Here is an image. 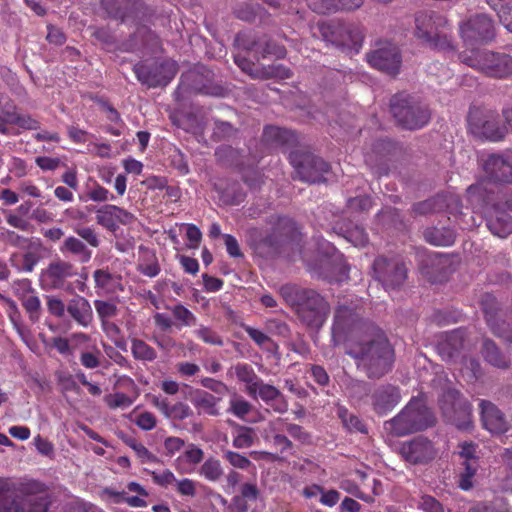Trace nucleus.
I'll use <instances>...</instances> for the list:
<instances>
[{
	"mask_svg": "<svg viewBox=\"0 0 512 512\" xmlns=\"http://www.w3.org/2000/svg\"><path fill=\"white\" fill-rule=\"evenodd\" d=\"M483 169L489 181L495 183L512 182V164L500 155H489L483 163Z\"/></svg>",
	"mask_w": 512,
	"mask_h": 512,
	"instance_id": "b1692460",
	"label": "nucleus"
},
{
	"mask_svg": "<svg viewBox=\"0 0 512 512\" xmlns=\"http://www.w3.org/2000/svg\"><path fill=\"white\" fill-rule=\"evenodd\" d=\"M434 416L423 400L413 398L391 420L385 423L386 429L396 436L424 430L434 424Z\"/></svg>",
	"mask_w": 512,
	"mask_h": 512,
	"instance_id": "39448f33",
	"label": "nucleus"
},
{
	"mask_svg": "<svg viewBox=\"0 0 512 512\" xmlns=\"http://www.w3.org/2000/svg\"><path fill=\"white\" fill-rule=\"evenodd\" d=\"M469 124L473 132L480 134L485 139L490 141L502 140L506 133L507 128L500 125L494 113L490 112L484 116L483 120L476 121L472 115L469 117Z\"/></svg>",
	"mask_w": 512,
	"mask_h": 512,
	"instance_id": "4be33fe9",
	"label": "nucleus"
},
{
	"mask_svg": "<svg viewBox=\"0 0 512 512\" xmlns=\"http://www.w3.org/2000/svg\"><path fill=\"white\" fill-rule=\"evenodd\" d=\"M318 251L321 254L319 265L310 266V273L328 282H343L348 279V268L342 256L337 253L335 247L328 241L318 244Z\"/></svg>",
	"mask_w": 512,
	"mask_h": 512,
	"instance_id": "9d476101",
	"label": "nucleus"
},
{
	"mask_svg": "<svg viewBox=\"0 0 512 512\" xmlns=\"http://www.w3.org/2000/svg\"><path fill=\"white\" fill-rule=\"evenodd\" d=\"M289 160L295 169L296 177L307 183L323 181L324 175L330 170L327 162L307 151L294 150L290 153Z\"/></svg>",
	"mask_w": 512,
	"mask_h": 512,
	"instance_id": "f8f14e48",
	"label": "nucleus"
},
{
	"mask_svg": "<svg viewBox=\"0 0 512 512\" xmlns=\"http://www.w3.org/2000/svg\"><path fill=\"white\" fill-rule=\"evenodd\" d=\"M252 408L253 406L250 402L242 396L235 394L229 401L227 412L243 420L252 411Z\"/></svg>",
	"mask_w": 512,
	"mask_h": 512,
	"instance_id": "c03bdc74",
	"label": "nucleus"
},
{
	"mask_svg": "<svg viewBox=\"0 0 512 512\" xmlns=\"http://www.w3.org/2000/svg\"><path fill=\"white\" fill-rule=\"evenodd\" d=\"M254 396L258 395L263 402L266 404H270L273 399L277 398L280 395V390L273 385L266 384L261 379L258 385L254 388Z\"/></svg>",
	"mask_w": 512,
	"mask_h": 512,
	"instance_id": "de8ad7c7",
	"label": "nucleus"
},
{
	"mask_svg": "<svg viewBox=\"0 0 512 512\" xmlns=\"http://www.w3.org/2000/svg\"><path fill=\"white\" fill-rule=\"evenodd\" d=\"M60 252L64 255L69 254L82 263H88L92 257V251L87 245L75 236L67 237L59 248Z\"/></svg>",
	"mask_w": 512,
	"mask_h": 512,
	"instance_id": "7c9ffc66",
	"label": "nucleus"
},
{
	"mask_svg": "<svg viewBox=\"0 0 512 512\" xmlns=\"http://www.w3.org/2000/svg\"><path fill=\"white\" fill-rule=\"evenodd\" d=\"M66 309L71 318L82 327H88L93 321L92 307L83 296L76 295L71 298Z\"/></svg>",
	"mask_w": 512,
	"mask_h": 512,
	"instance_id": "a878e982",
	"label": "nucleus"
},
{
	"mask_svg": "<svg viewBox=\"0 0 512 512\" xmlns=\"http://www.w3.org/2000/svg\"><path fill=\"white\" fill-rule=\"evenodd\" d=\"M390 109L398 125L404 129H421L430 120L427 106L409 95L393 96L390 100Z\"/></svg>",
	"mask_w": 512,
	"mask_h": 512,
	"instance_id": "0eeeda50",
	"label": "nucleus"
},
{
	"mask_svg": "<svg viewBox=\"0 0 512 512\" xmlns=\"http://www.w3.org/2000/svg\"><path fill=\"white\" fill-rule=\"evenodd\" d=\"M336 414L341 420L344 428L349 432H359L367 434L368 429L363 421L355 414L349 412V410L342 405L337 406Z\"/></svg>",
	"mask_w": 512,
	"mask_h": 512,
	"instance_id": "c9c22d12",
	"label": "nucleus"
},
{
	"mask_svg": "<svg viewBox=\"0 0 512 512\" xmlns=\"http://www.w3.org/2000/svg\"><path fill=\"white\" fill-rule=\"evenodd\" d=\"M460 36L466 46L473 47L491 42L495 38V23L486 14L470 16L459 26Z\"/></svg>",
	"mask_w": 512,
	"mask_h": 512,
	"instance_id": "4468645a",
	"label": "nucleus"
},
{
	"mask_svg": "<svg viewBox=\"0 0 512 512\" xmlns=\"http://www.w3.org/2000/svg\"><path fill=\"white\" fill-rule=\"evenodd\" d=\"M233 369L237 379L246 384V391L248 395L254 396V388L258 385L261 378H259L253 368L246 363H238L233 367Z\"/></svg>",
	"mask_w": 512,
	"mask_h": 512,
	"instance_id": "4c0bfd02",
	"label": "nucleus"
},
{
	"mask_svg": "<svg viewBox=\"0 0 512 512\" xmlns=\"http://www.w3.org/2000/svg\"><path fill=\"white\" fill-rule=\"evenodd\" d=\"M253 443V429L246 426H239L233 438V446L238 449H243L251 447Z\"/></svg>",
	"mask_w": 512,
	"mask_h": 512,
	"instance_id": "a18cd8bd",
	"label": "nucleus"
},
{
	"mask_svg": "<svg viewBox=\"0 0 512 512\" xmlns=\"http://www.w3.org/2000/svg\"><path fill=\"white\" fill-rule=\"evenodd\" d=\"M16 285L22 289L20 300L27 313H29L30 318H38L41 302L32 288L30 280H21Z\"/></svg>",
	"mask_w": 512,
	"mask_h": 512,
	"instance_id": "2f4dec72",
	"label": "nucleus"
},
{
	"mask_svg": "<svg viewBox=\"0 0 512 512\" xmlns=\"http://www.w3.org/2000/svg\"><path fill=\"white\" fill-rule=\"evenodd\" d=\"M137 79L148 87L166 86L177 73V64L172 60L145 61L134 65Z\"/></svg>",
	"mask_w": 512,
	"mask_h": 512,
	"instance_id": "ddd939ff",
	"label": "nucleus"
},
{
	"mask_svg": "<svg viewBox=\"0 0 512 512\" xmlns=\"http://www.w3.org/2000/svg\"><path fill=\"white\" fill-rule=\"evenodd\" d=\"M247 335L259 346L263 347L266 344H274L271 338L264 332L253 328L249 325L242 326Z\"/></svg>",
	"mask_w": 512,
	"mask_h": 512,
	"instance_id": "338daca9",
	"label": "nucleus"
},
{
	"mask_svg": "<svg viewBox=\"0 0 512 512\" xmlns=\"http://www.w3.org/2000/svg\"><path fill=\"white\" fill-rule=\"evenodd\" d=\"M101 351L95 344L87 351L80 354V362L87 369H94L100 365Z\"/></svg>",
	"mask_w": 512,
	"mask_h": 512,
	"instance_id": "8fccbe9b",
	"label": "nucleus"
},
{
	"mask_svg": "<svg viewBox=\"0 0 512 512\" xmlns=\"http://www.w3.org/2000/svg\"><path fill=\"white\" fill-rule=\"evenodd\" d=\"M140 0H101V7L106 13L116 19L125 21L137 9Z\"/></svg>",
	"mask_w": 512,
	"mask_h": 512,
	"instance_id": "cd10ccee",
	"label": "nucleus"
},
{
	"mask_svg": "<svg viewBox=\"0 0 512 512\" xmlns=\"http://www.w3.org/2000/svg\"><path fill=\"white\" fill-rule=\"evenodd\" d=\"M95 288L108 294L123 291L122 276L111 273L108 269H97L93 272Z\"/></svg>",
	"mask_w": 512,
	"mask_h": 512,
	"instance_id": "c85d7f7f",
	"label": "nucleus"
},
{
	"mask_svg": "<svg viewBox=\"0 0 512 512\" xmlns=\"http://www.w3.org/2000/svg\"><path fill=\"white\" fill-rule=\"evenodd\" d=\"M371 399L374 411L378 415H385L400 402L401 394L398 387L384 384L374 390Z\"/></svg>",
	"mask_w": 512,
	"mask_h": 512,
	"instance_id": "aec40b11",
	"label": "nucleus"
},
{
	"mask_svg": "<svg viewBox=\"0 0 512 512\" xmlns=\"http://www.w3.org/2000/svg\"><path fill=\"white\" fill-rule=\"evenodd\" d=\"M481 353L485 361L494 367L507 369L510 366L509 358L501 352L491 339L483 340Z\"/></svg>",
	"mask_w": 512,
	"mask_h": 512,
	"instance_id": "473e14b6",
	"label": "nucleus"
},
{
	"mask_svg": "<svg viewBox=\"0 0 512 512\" xmlns=\"http://www.w3.org/2000/svg\"><path fill=\"white\" fill-rule=\"evenodd\" d=\"M374 326L363 321L359 312L345 305H339L334 313L331 328V341L334 346L360 342L367 334L377 331Z\"/></svg>",
	"mask_w": 512,
	"mask_h": 512,
	"instance_id": "20e7f679",
	"label": "nucleus"
},
{
	"mask_svg": "<svg viewBox=\"0 0 512 512\" xmlns=\"http://www.w3.org/2000/svg\"><path fill=\"white\" fill-rule=\"evenodd\" d=\"M446 208L448 213L452 215L455 222L461 229H470L475 225L473 215L461 210L460 200L458 197L450 195H437L433 198L415 203L412 206V213L417 216H426L435 212H439Z\"/></svg>",
	"mask_w": 512,
	"mask_h": 512,
	"instance_id": "1a4fd4ad",
	"label": "nucleus"
},
{
	"mask_svg": "<svg viewBox=\"0 0 512 512\" xmlns=\"http://www.w3.org/2000/svg\"><path fill=\"white\" fill-rule=\"evenodd\" d=\"M323 35L345 52L358 53L364 40L363 28L354 23L333 22L323 29Z\"/></svg>",
	"mask_w": 512,
	"mask_h": 512,
	"instance_id": "9b49d317",
	"label": "nucleus"
},
{
	"mask_svg": "<svg viewBox=\"0 0 512 512\" xmlns=\"http://www.w3.org/2000/svg\"><path fill=\"white\" fill-rule=\"evenodd\" d=\"M0 241L14 247H22L27 239L12 230L0 229Z\"/></svg>",
	"mask_w": 512,
	"mask_h": 512,
	"instance_id": "69168bd1",
	"label": "nucleus"
},
{
	"mask_svg": "<svg viewBox=\"0 0 512 512\" xmlns=\"http://www.w3.org/2000/svg\"><path fill=\"white\" fill-rule=\"evenodd\" d=\"M417 508L423 512H445L443 505L435 497L427 494L420 496Z\"/></svg>",
	"mask_w": 512,
	"mask_h": 512,
	"instance_id": "5fc2aeb1",
	"label": "nucleus"
},
{
	"mask_svg": "<svg viewBox=\"0 0 512 512\" xmlns=\"http://www.w3.org/2000/svg\"><path fill=\"white\" fill-rule=\"evenodd\" d=\"M368 63L375 69L394 76L399 73L402 57L397 46L386 43L366 55Z\"/></svg>",
	"mask_w": 512,
	"mask_h": 512,
	"instance_id": "f3484780",
	"label": "nucleus"
},
{
	"mask_svg": "<svg viewBox=\"0 0 512 512\" xmlns=\"http://www.w3.org/2000/svg\"><path fill=\"white\" fill-rule=\"evenodd\" d=\"M373 271L385 289H395L403 285L407 278L405 264L397 257L380 256L374 260Z\"/></svg>",
	"mask_w": 512,
	"mask_h": 512,
	"instance_id": "2eb2a0df",
	"label": "nucleus"
},
{
	"mask_svg": "<svg viewBox=\"0 0 512 512\" xmlns=\"http://www.w3.org/2000/svg\"><path fill=\"white\" fill-rule=\"evenodd\" d=\"M399 453L402 458L413 465L427 464L436 456L434 444L423 436L415 437L400 445Z\"/></svg>",
	"mask_w": 512,
	"mask_h": 512,
	"instance_id": "a211bd4d",
	"label": "nucleus"
},
{
	"mask_svg": "<svg viewBox=\"0 0 512 512\" xmlns=\"http://www.w3.org/2000/svg\"><path fill=\"white\" fill-rule=\"evenodd\" d=\"M11 264L20 272L30 273L37 265L39 258L33 252H26L24 254H13L10 258Z\"/></svg>",
	"mask_w": 512,
	"mask_h": 512,
	"instance_id": "ea45409f",
	"label": "nucleus"
},
{
	"mask_svg": "<svg viewBox=\"0 0 512 512\" xmlns=\"http://www.w3.org/2000/svg\"><path fill=\"white\" fill-rule=\"evenodd\" d=\"M194 334L207 344L215 346H223L224 344L221 336L213 331L210 327L200 325L197 329L194 330Z\"/></svg>",
	"mask_w": 512,
	"mask_h": 512,
	"instance_id": "09e8293b",
	"label": "nucleus"
},
{
	"mask_svg": "<svg viewBox=\"0 0 512 512\" xmlns=\"http://www.w3.org/2000/svg\"><path fill=\"white\" fill-rule=\"evenodd\" d=\"M126 494L127 493L124 490L117 491L113 488L107 487L101 491L100 496L102 500L106 501L107 503L120 504L125 503Z\"/></svg>",
	"mask_w": 512,
	"mask_h": 512,
	"instance_id": "774afa93",
	"label": "nucleus"
},
{
	"mask_svg": "<svg viewBox=\"0 0 512 512\" xmlns=\"http://www.w3.org/2000/svg\"><path fill=\"white\" fill-rule=\"evenodd\" d=\"M265 330L269 334L284 338L290 335L289 326L284 321L276 318H270L265 321Z\"/></svg>",
	"mask_w": 512,
	"mask_h": 512,
	"instance_id": "864d4df0",
	"label": "nucleus"
},
{
	"mask_svg": "<svg viewBox=\"0 0 512 512\" xmlns=\"http://www.w3.org/2000/svg\"><path fill=\"white\" fill-rule=\"evenodd\" d=\"M479 407L483 427L486 430L494 434H503L508 431L510 424L496 405L490 401L481 400Z\"/></svg>",
	"mask_w": 512,
	"mask_h": 512,
	"instance_id": "412c9836",
	"label": "nucleus"
},
{
	"mask_svg": "<svg viewBox=\"0 0 512 512\" xmlns=\"http://www.w3.org/2000/svg\"><path fill=\"white\" fill-rule=\"evenodd\" d=\"M77 275V268L69 261L56 259L42 270L40 284L44 290L63 289L69 278Z\"/></svg>",
	"mask_w": 512,
	"mask_h": 512,
	"instance_id": "dca6fc26",
	"label": "nucleus"
},
{
	"mask_svg": "<svg viewBox=\"0 0 512 512\" xmlns=\"http://www.w3.org/2000/svg\"><path fill=\"white\" fill-rule=\"evenodd\" d=\"M346 354L370 379L383 377L391 370L394 361V350L379 330L367 334L360 342L350 344Z\"/></svg>",
	"mask_w": 512,
	"mask_h": 512,
	"instance_id": "f257e3e1",
	"label": "nucleus"
},
{
	"mask_svg": "<svg viewBox=\"0 0 512 512\" xmlns=\"http://www.w3.org/2000/svg\"><path fill=\"white\" fill-rule=\"evenodd\" d=\"M135 221V216L116 205L106 204L96 210V222L98 225L115 232L119 224L129 225Z\"/></svg>",
	"mask_w": 512,
	"mask_h": 512,
	"instance_id": "6ab92c4d",
	"label": "nucleus"
},
{
	"mask_svg": "<svg viewBox=\"0 0 512 512\" xmlns=\"http://www.w3.org/2000/svg\"><path fill=\"white\" fill-rule=\"evenodd\" d=\"M15 490L13 482L0 478V512H48L51 499L43 493L44 484L35 480L24 484L22 501L15 495Z\"/></svg>",
	"mask_w": 512,
	"mask_h": 512,
	"instance_id": "7ed1b4c3",
	"label": "nucleus"
},
{
	"mask_svg": "<svg viewBox=\"0 0 512 512\" xmlns=\"http://www.w3.org/2000/svg\"><path fill=\"white\" fill-rule=\"evenodd\" d=\"M105 402L108 407L112 409L116 408H128L132 405L133 400L122 392H116L113 394H109L105 397Z\"/></svg>",
	"mask_w": 512,
	"mask_h": 512,
	"instance_id": "4d7b16f0",
	"label": "nucleus"
},
{
	"mask_svg": "<svg viewBox=\"0 0 512 512\" xmlns=\"http://www.w3.org/2000/svg\"><path fill=\"white\" fill-rule=\"evenodd\" d=\"M464 343V333L454 330L446 333L437 344V351L445 361H452L461 351Z\"/></svg>",
	"mask_w": 512,
	"mask_h": 512,
	"instance_id": "bb28decb",
	"label": "nucleus"
},
{
	"mask_svg": "<svg viewBox=\"0 0 512 512\" xmlns=\"http://www.w3.org/2000/svg\"><path fill=\"white\" fill-rule=\"evenodd\" d=\"M104 109L106 112L107 120L114 123V126H108L106 128V132H108L114 136H119L121 134V128L124 125L120 114L118 113V111L116 109H114L112 106H109V105H105Z\"/></svg>",
	"mask_w": 512,
	"mask_h": 512,
	"instance_id": "3c124183",
	"label": "nucleus"
},
{
	"mask_svg": "<svg viewBox=\"0 0 512 512\" xmlns=\"http://www.w3.org/2000/svg\"><path fill=\"white\" fill-rule=\"evenodd\" d=\"M18 115L16 106L5 97H0V120L13 124Z\"/></svg>",
	"mask_w": 512,
	"mask_h": 512,
	"instance_id": "6e6d98bb",
	"label": "nucleus"
},
{
	"mask_svg": "<svg viewBox=\"0 0 512 512\" xmlns=\"http://www.w3.org/2000/svg\"><path fill=\"white\" fill-rule=\"evenodd\" d=\"M486 225L493 235L500 238H505L512 233V217L501 209L499 203L491 207Z\"/></svg>",
	"mask_w": 512,
	"mask_h": 512,
	"instance_id": "393cba45",
	"label": "nucleus"
},
{
	"mask_svg": "<svg viewBox=\"0 0 512 512\" xmlns=\"http://www.w3.org/2000/svg\"><path fill=\"white\" fill-rule=\"evenodd\" d=\"M139 249L143 252V255L139 260L137 270L147 277H156L160 273L161 268L155 253L143 246H140Z\"/></svg>",
	"mask_w": 512,
	"mask_h": 512,
	"instance_id": "e433bc0d",
	"label": "nucleus"
},
{
	"mask_svg": "<svg viewBox=\"0 0 512 512\" xmlns=\"http://www.w3.org/2000/svg\"><path fill=\"white\" fill-rule=\"evenodd\" d=\"M131 352L135 359L152 362L157 358V353L153 347L140 339L132 340Z\"/></svg>",
	"mask_w": 512,
	"mask_h": 512,
	"instance_id": "79ce46f5",
	"label": "nucleus"
},
{
	"mask_svg": "<svg viewBox=\"0 0 512 512\" xmlns=\"http://www.w3.org/2000/svg\"><path fill=\"white\" fill-rule=\"evenodd\" d=\"M459 59L488 77L496 79L512 77V56L509 54L489 50L472 51L470 54L461 53Z\"/></svg>",
	"mask_w": 512,
	"mask_h": 512,
	"instance_id": "423d86ee",
	"label": "nucleus"
},
{
	"mask_svg": "<svg viewBox=\"0 0 512 512\" xmlns=\"http://www.w3.org/2000/svg\"><path fill=\"white\" fill-rule=\"evenodd\" d=\"M459 456L463 459V472L460 474L459 486L463 490H469L472 486V478L479 468V458L476 456L477 446L473 443H463L460 446Z\"/></svg>",
	"mask_w": 512,
	"mask_h": 512,
	"instance_id": "5701e85b",
	"label": "nucleus"
},
{
	"mask_svg": "<svg viewBox=\"0 0 512 512\" xmlns=\"http://www.w3.org/2000/svg\"><path fill=\"white\" fill-rule=\"evenodd\" d=\"M425 240L435 246H451L456 239V233L451 228H428L424 231Z\"/></svg>",
	"mask_w": 512,
	"mask_h": 512,
	"instance_id": "72a5a7b5",
	"label": "nucleus"
},
{
	"mask_svg": "<svg viewBox=\"0 0 512 512\" xmlns=\"http://www.w3.org/2000/svg\"><path fill=\"white\" fill-rule=\"evenodd\" d=\"M286 431L292 438L301 442L302 444L311 443L310 433H308L302 426L298 424L287 422Z\"/></svg>",
	"mask_w": 512,
	"mask_h": 512,
	"instance_id": "0e129e2a",
	"label": "nucleus"
},
{
	"mask_svg": "<svg viewBox=\"0 0 512 512\" xmlns=\"http://www.w3.org/2000/svg\"><path fill=\"white\" fill-rule=\"evenodd\" d=\"M168 309L171 311L179 327H190L197 324V317L184 305L179 303L172 307H168Z\"/></svg>",
	"mask_w": 512,
	"mask_h": 512,
	"instance_id": "37998d69",
	"label": "nucleus"
},
{
	"mask_svg": "<svg viewBox=\"0 0 512 512\" xmlns=\"http://www.w3.org/2000/svg\"><path fill=\"white\" fill-rule=\"evenodd\" d=\"M75 233L80 237L82 241H85L91 247L97 248L100 245V239L95 230L88 226L75 228Z\"/></svg>",
	"mask_w": 512,
	"mask_h": 512,
	"instance_id": "680f3d73",
	"label": "nucleus"
},
{
	"mask_svg": "<svg viewBox=\"0 0 512 512\" xmlns=\"http://www.w3.org/2000/svg\"><path fill=\"white\" fill-rule=\"evenodd\" d=\"M263 58L267 56H274L277 59H282L286 56V49L274 41L265 42L264 47L259 51Z\"/></svg>",
	"mask_w": 512,
	"mask_h": 512,
	"instance_id": "e2e57ef3",
	"label": "nucleus"
},
{
	"mask_svg": "<svg viewBox=\"0 0 512 512\" xmlns=\"http://www.w3.org/2000/svg\"><path fill=\"white\" fill-rule=\"evenodd\" d=\"M279 292L284 301L295 309L303 323L312 328L323 326L330 306L318 292L296 284H285L280 287Z\"/></svg>",
	"mask_w": 512,
	"mask_h": 512,
	"instance_id": "f03ea898",
	"label": "nucleus"
},
{
	"mask_svg": "<svg viewBox=\"0 0 512 512\" xmlns=\"http://www.w3.org/2000/svg\"><path fill=\"white\" fill-rule=\"evenodd\" d=\"M467 197L474 208L480 209L491 200L484 183L472 184L467 188Z\"/></svg>",
	"mask_w": 512,
	"mask_h": 512,
	"instance_id": "a19ab883",
	"label": "nucleus"
},
{
	"mask_svg": "<svg viewBox=\"0 0 512 512\" xmlns=\"http://www.w3.org/2000/svg\"><path fill=\"white\" fill-rule=\"evenodd\" d=\"M287 419L278 417L270 420L262 430L263 439L269 438L271 435L283 434L286 431Z\"/></svg>",
	"mask_w": 512,
	"mask_h": 512,
	"instance_id": "bf43d9fd",
	"label": "nucleus"
},
{
	"mask_svg": "<svg viewBox=\"0 0 512 512\" xmlns=\"http://www.w3.org/2000/svg\"><path fill=\"white\" fill-rule=\"evenodd\" d=\"M447 20L435 12H419L415 16L414 35L433 49H448L450 39L446 33Z\"/></svg>",
	"mask_w": 512,
	"mask_h": 512,
	"instance_id": "6e6552de",
	"label": "nucleus"
},
{
	"mask_svg": "<svg viewBox=\"0 0 512 512\" xmlns=\"http://www.w3.org/2000/svg\"><path fill=\"white\" fill-rule=\"evenodd\" d=\"M69 338L71 343L72 355L76 351H80L81 354L83 351L89 350L96 344L94 341H92L89 335L82 332L73 333L69 336Z\"/></svg>",
	"mask_w": 512,
	"mask_h": 512,
	"instance_id": "49530a36",
	"label": "nucleus"
},
{
	"mask_svg": "<svg viewBox=\"0 0 512 512\" xmlns=\"http://www.w3.org/2000/svg\"><path fill=\"white\" fill-rule=\"evenodd\" d=\"M198 473L210 482L219 481L224 474L221 462L214 457L206 459L200 466Z\"/></svg>",
	"mask_w": 512,
	"mask_h": 512,
	"instance_id": "58836bf2",
	"label": "nucleus"
},
{
	"mask_svg": "<svg viewBox=\"0 0 512 512\" xmlns=\"http://www.w3.org/2000/svg\"><path fill=\"white\" fill-rule=\"evenodd\" d=\"M220 401V397H215L213 394L201 389H196L191 395V402L194 407L210 416H218L220 414L218 407Z\"/></svg>",
	"mask_w": 512,
	"mask_h": 512,
	"instance_id": "c756f323",
	"label": "nucleus"
},
{
	"mask_svg": "<svg viewBox=\"0 0 512 512\" xmlns=\"http://www.w3.org/2000/svg\"><path fill=\"white\" fill-rule=\"evenodd\" d=\"M344 238L354 246H364L368 242V235L363 227L358 225L345 230Z\"/></svg>",
	"mask_w": 512,
	"mask_h": 512,
	"instance_id": "603ef678",
	"label": "nucleus"
},
{
	"mask_svg": "<svg viewBox=\"0 0 512 512\" xmlns=\"http://www.w3.org/2000/svg\"><path fill=\"white\" fill-rule=\"evenodd\" d=\"M264 440L265 442L271 444L280 453H287L293 448L292 441L284 434L271 435L269 438Z\"/></svg>",
	"mask_w": 512,
	"mask_h": 512,
	"instance_id": "052dcab7",
	"label": "nucleus"
},
{
	"mask_svg": "<svg viewBox=\"0 0 512 512\" xmlns=\"http://www.w3.org/2000/svg\"><path fill=\"white\" fill-rule=\"evenodd\" d=\"M94 306L103 324L106 322L107 319L114 317L117 313L116 305L111 302L95 300Z\"/></svg>",
	"mask_w": 512,
	"mask_h": 512,
	"instance_id": "13d9d810",
	"label": "nucleus"
},
{
	"mask_svg": "<svg viewBox=\"0 0 512 512\" xmlns=\"http://www.w3.org/2000/svg\"><path fill=\"white\" fill-rule=\"evenodd\" d=\"M203 458V450L194 444H190L184 453L176 459V463L182 472H190L202 462Z\"/></svg>",
	"mask_w": 512,
	"mask_h": 512,
	"instance_id": "f704fd0d",
	"label": "nucleus"
}]
</instances>
